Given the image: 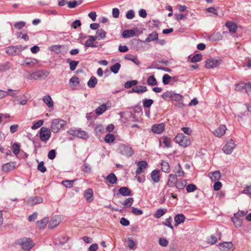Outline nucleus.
Masks as SVG:
<instances>
[{
	"instance_id": "69168bd1",
	"label": "nucleus",
	"mask_w": 251,
	"mask_h": 251,
	"mask_svg": "<svg viewBox=\"0 0 251 251\" xmlns=\"http://www.w3.org/2000/svg\"><path fill=\"white\" fill-rule=\"evenodd\" d=\"M80 129H70L68 131V133L70 135H71L73 136H75L77 137L78 132Z\"/></svg>"
},
{
	"instance_id": "3c124183",
	"label": "nucleus",
	"mask_w": 251,
	"mask_h": 251,
	"mask_svg": "<svg viewBox=\"0 0 251 251\" xmlns=\"http://www.w3.org/2000/svg\"><path fill=\"white\" fill-rule=\"evenodd\" d=\"M61 48L60 45H52L50 47V50L58 54L60 52Z\"/></svg>"
},
{
	"instance_id": "c9c22d12",
	"label": "nucleus",
	"mask_w": 251,
	"mask_h": 251,
	"mask_svg": "<svg viewBox=\"0 0 251 251\" xmlns=\"http://www.w3.org/2000/svg\"><path fill=\"white\" fill-rule=\"evenodd\" d=\"M138 81L136 80H131L129 81H127L125 82L124 84V87L126 89H128L131 88L133 86H135L138 84Z\"/></svg>"
},
{
	"instance_id": "7c9ffc66",
	"label": "nucleus",
	"mask_w": 251,
	"mask_h": 251,
	"mask_svg": "<svg viewBox=\"0 0 251 251\" xmlns=\"http://www.w3.org/2000/svg\"><path fill=\"white\" fill-rule=\"evenodd\" d=\"M232 221L236 227H240L242 224V220L238 217V216L234 214V217L232 218Z\"/></svg>"
},
{
	"instance_id": "6ab92c4d",
	"label": "nucleus",
	"mask_w": 251,
	"mask_h": 251,
	"mask_svg": "<svg viewBox=\"0 0 251 251\" xmlns=\"http://www.w3.org/2000/svg\"><path fill=\"white\" fill-rule=\"evenodd\" d=\"M177 176L175 174H170L169 176V179L167 182V186L170 187H172L174 186L175 184L176 185V183L177 181Z\"/></svg>"
},
{
	"instance_id": "2eb2a0df",
	"label": "nucleus",
	"mask_w": 251,
	"mask_h": 251,
	"mask_svg": "<svg viewBox=\"0 0 251 251\" xmlns=\"http://www.w3.org/2000/svg\"><path fill=\"white\" fill-rule=\"evenodd\" d=\"M161 25L160 22L158 20H152L150 21L148 23V26L150 28L151 30H159L160 26Z\"/></svg>"
},
{
	"instance_id": "6e6d98bb",
	"label": "nucleus",
	"mask_w": 251,
	"mask_h": 251,
	"mask_svg": "<svg viewBox=\"0 0 251 251\" xmlns=\"http://www.w3.org/2000/svg\"><path fill=\"white\" fill-rule=\"evenodd\" d=\"M133 201L134 199L133 198H128L124 201V202L123 203V204L125 206L130 207L131 205L133 204Z\"/></svg>"
},
{
	"instance_id": "13d9d810",
	"label": "nucleus",
	"mask_w": 251,
	"mask_h": 251,
	"mask_svg": "<svg viewBox=\"0 0 251 251\" xmlns=\"http://www.w3.org/2000/svg\"><path fill=\"white\" fill-rule=\"evenodd\" d=\"M12 152L15 155H17L20 152V146L17 143H14L12 147Z\"/></svg>"
},
{
	"instance_id": "c85d7f7f",
	"label": "nucleus",
	"mask_w": 251,
	"mask_h": 251,
	"mask_svg": "<svg viewBox=\"0 0 251 251\" xmlns=\"http://www.w3.org/2000/svg\"><path fill=\"white\" fill-rule=\"evenodd\" d=\"M107 109V107L106 104L103 103L99 106L95 110L96 113L98 115H100L104 112Z\"/></svg>"
},
{
	"instance_id": "a18cd8bd",
	"label": "nucleus",
	"mask_w": 251,
	"mask_h": 251,
	"mask_svg": "<svg viewBox=\"0 0 251 251\" xmlns=\"http://www.w3.org/2000/svg\"><path fill=\"white\" fill-rule=\"evenodd\" d=\"M81 171L85 173L89 174L91 172V167L89 164L84 163L81 167Z\"/></svg>"
},
{
	"instance_id": "ea45409f",
	"label": "nucleus",
	"mask_w": 251,
	"mask_h": 251,
	"mask_svg": "<svg viewBox=\"0 0 251 251\" xmlns=\"http://www.w3.org/2000/svg\"><path fill=\"white\" fill-rule=\"evenodd\" d=\"M121 64L119 63H116L110 67V71L115 74L118 73L120 68Z\"/></svg>"
},
{
	"instance_id": "aec40b11",
	"label": "nucleus",
	"mask_w": 251,
	"mask_h": 251,
	"mask_svg": "<svg viewBox=\"0 0 251 251\" xmlns=\"http://www.w3.org/2000/svg\"><path fill=\"white\" fill-rule=\"evenodd\" d=\"M220 249L224 251H229L233 247L231 242H224L219 244Z\"/></svg>"
},
{
	"instance_id": "8fccbe9b",
	"label": "nucleus",
	"mask_w": 251,
	"mask_h": 251,
	"mask_svg": "<svg viewBox=\"0 0 251 251\" xmlns=\"http://www.w3.org/2000/svg\"><path fill=\"white\" fill-rule=\"evenodd\" d=\"M77 137L83 139H86L89 138V135L84 130L80 129Z\"/></svg>"
},
{
	"instance_id": "49530a36",
	"label": "nucleus",
	"mask_w": 251,
	"mask_h": 251,
	"mask_svg": "<svg viewBox=\"0 0 251 251\" xmlns=\"http://www.w3.org/2000/svg\"><path fill=\"white\" fill-rule=\"evenodd\" d=\"M162 171L164 172H168L170 169L169 163L166 161H162L161 164Z\"/></svg>"
},
{
	"instance_id": "6e6552de",
	"label": "nucleus",
	"mask_w": 251,
	"mask_h": 251,
	"mask_svg": "<svg viewBox=\"0 0 251 251\" xmlns=\"http://www.w3.org/2000/svg\"><path fill=\"white\" fill-rule=\"evenodd\" d=\"M236 144L234 143L232 139L227 141L226 144L223 147L224 152L227 154H230L232 153L233 149L235 148Z\"/></svg>"
},
{
	"instance_id": "20e7f679",
	"label": "nucleus",
	"mask_w": 251,
	"mask_h": 251,
	"mask_svg": "<svg viewBox=\"0 0 251 251\" xmlns=\"http://www.w3.org/2000/svg\"><path fill=\"white\" fill-rule=\"evenodd\" d=\"M39 136L41 141L46 143L51 136V130L50 129L43 126L39 131Z\"/></svg>"
},
{
	"instance_id": "9b49d317",
	"label": "nucleus",
	"mask_w": 251,
	"mask_h": 251,
	"mask_svg": "<svg viewBox=\"0 0 251 251\" xmlns=\"http://www.w3.org/2000/svg\"><path fill=\"white\" fill-rule=\"evenodd\" d=\"M225 25L227 28H228L229 31H236L237 30L241 31L244 29L242 26L238 25L235 23L232 22H226Z\"/></svg>"
},
{
	"instance_id": "5fc2aeb1",
	"label": "nucleus",
	"mask_w": 251,
	"mask_h": 251,
	"mask_svg": "<svg viewBox=\"0 0 251 251\" xmlns=\"http://www.w3.org/2000/svg\"><path fill=\"white\" fill-rule=\"evenodd\" d=\"M43 123L44 120H40L33 124V125L31 126V129L33 130L36 129L40 127L43 125Z\"/></svg>"
},
{
	"instance_id": "c756f323",
	"label": "nucleus",
	"mask_w": 251,
	"mask_h": 251,
	"mask_svg": "<svg viewBox=\"0 0 251 251\" xmlns=\"http://www.w3.org/2000/svg\"><path fill=\"white\" fill-rule=\"evenodd\" d=\"M106 179L111 184H115L117 183V178L115 175L111 173L106 177Z\"/></svg>"
},
{
	"instance_id": "a878e982",
	"label": "nucleus",
	"mask_w": 251,
	"mask_h": 251,
	"mask_svg": "<svg viewBox=\"0 0 251 251\" xmlns=\"http://www.w3.org/2000/svg\"><path fill=\"white\" fill-rule=\"evenodd\" d=\"M37 63V60L33 58H26L23 62V65L33 66Z\"/></svg>"
},
{
	"instance_id": "4468645a",
	"label": "nucleus",
	"mask_w": 251,
	"mask_h": 251,
	"mask_svg": "<svg viewBox=\"0 0 251 251\" xmlns=\"http://www.w3.org/2000/svg\"><path fill=\"white\" fill-rule=\"evenodd\" d=\"M165 128V125L163 123L159 124H155L152 126L151 130L152 132L156 134H160L162 133Z\"/></svg>"
},
{
	"instance_id": "37998d69",
	"label": "nucleus",
	"mask_w": 251,
	"mask_h": 251,
	"mask_svg": "<svg viewBox=\"0 0 251 251\" xmlns=\"http://www.w3.org/2000/svg\"><path fill=\"white\" fill-rule=\"evenodd\" d=\"M202 55L201 53H198L194 55L191 58V61L193 63L200 62L202 60Z\"/></svg>"
},
{
	"instance_id": "e2e57ef3",
	"label": "nucleus",
	"mask_w": 251,
	"mask_h": 251,
	"mask_svg": "<svg viewBox=\"0 0 251 251\" xmlns=\"http://www.w3.org/2000/svg\"><path fill=\"white\" fill-rule=\"evenodd\" d=\"M125 58L126 59L130 60L132 62L137 64L136 61L137 60V58L136 56H135L133 55H131L130 54H127L125 56Z\"/></svg>"
},
{
	"instance_id": "b1692460",
	"label": "nucleus",
	"mask_w": 251,
	"mask_h": 251,
	"mask_svg": "<svg viewBox=\"0 0 251 251\" xmlns=\"http://www.w3.org/2000/svg\"><path fill=\"white\" fill-rule=\"evenodd\" d=\"M185 217L182 214H177L174 218V220L176 223L175 226H177L179 224L183 223L185 220Z\"/></svg>"
},
{
	"instance_id": "f704fd0d",
	"label": "nucleus",
	"mask_w": 251,
	"mask_h": 251,
	"mask_svg": "<svg viewBox=\"0 0 251 251\" xmlns=\"http://www.w3.org/2000/svg\"><path fill=\"white\" fill-rule=\"evenodd\" d=\"M49 222L48 218H45L40 221H37V223L40 229H44Z\"/></svg>"
},
{
	"instance_id": "0e129e2a",
	"label": "nucleus",
	"mask_w": 251,
	"mask_h": 251,
	"mask_svg": "<svg viewBox=\"0 0 251 251\" xmlns=\"http://www.w3.org/2000/svg\"><path fill=\"white\" fill-rule=\"evenodd\" d=\"M171 78V76L168 74H165L162 77V82L164 85L168 84Z\"/></svg>"
},
{
	"instance_id": "864d4df0",
	"label": "nucleus",
	"mask_w": 251,
	"mask_h": 251,
	"mask_svg": "<svg viewBox=\"0 0 251 251\" xmlns=\"http://www.w3.org/2000/svg\"><path fill=\"white\" fill-rule=\"evenodd\" d=\"M172 221V218L171 216H170L169 218H168L166 219L165 222H163L162 223V224L169 227L170 228H171L172 230H173L174 227L171 224Z\"/></svg>"
},
{
	"instance_id": "f8f14e48",
	"label": "nucleus",
	"mask_w": 251,
	"mask_h": 251,
	"mask_svg": "<svg viewBox=\"0 0 251 251\" xmlns=\"http://www.w3.org/2000/svg\"><path fill=\"white\" fill-rule=\"evenodd\" d=\"M226 129V126L221 125L213 131V133L215 136L221 137L225 134Z\"/></svg>"
},
{
	"instance_id": "a211bd4d",
	"label": "nucleus",
	"mask_w": 251,
	"mask_h": 251,
	"mask_svg": "<svg viewBox=\"0 0 251 251\" xmlns=\"http://www.w3.org/2000/svg\"><path fill=\"white\" fill-rule=\"evenodd\" d=\"M42 198L38 196L30 197L28 199V204L33 205L36 204L40 203L43 202Z\"/></svg>"
},
{
	"instance_id": "bf43d9fd",
	"label": "nucleus",
	"mask_w": 251,
	"mask_h": 251,
	"mask_svg": "<svg viewBox=\"0 0 251 251\" xmlns=\"http://www.w3.org/2000/svg\"><path fill=\"white\" fill-rule=\"evenodd\" d=\"M131 213L135 215L139 216L142 215L143 213V212L141 209L134 207H132Z\"/></svg>"
},
{
	"instance_id": "72a5a7b5",
	"label": "nucleus",
	"mask_w": 251,
	"mask_h": 251,
	"mask_svg": "<svg viewBox=\"0 0 251 251\" xmlns=\"http://www.w3.org/2000/svg\"><path fill=\"white\" fill-rule=\"evenodd\" d=\"M246 83L240 82L235 85V90L237 91L245 92Z\"/></svg>"
},
{
	"instance_id": "4c0bfd02",
	"label": "nucleus",
	"mask_w": 251,
	"mask_h": 251,
	"mask_svg": "<svg viewBox=\"0 0 251 251\" xmlns=\"http://www.w3.org/2000/svg\"><path fill=\"white\" fill-rule=\"evenodd\" d=\"M153 103V100L152 99H145L143 100V106L144 108H150Z\"/></svg>"
},
{
	"instance_id": "473e14b6",
	"label": "nucleus",
	"mask_w": 251,
	"mask_h": 251,
	"mask_svg": "<svg viewBox=\"0 0 251 251\" xmlns=\"http://www.w3.org/2000/svg\"><path fill=\"white\" fill-rule=\"evenodd\" d=\"M147 82L149 85L151 86H153L157 84V81L154 75L150 76L147 79Z\"/></svg>"
},
{
	"instance_id": "9d476101",
	"label": "nucleus",
	"mask_w": 251,
	"mask_h": 251,
	"mask_svg": "<svg viewBox=\"0 0 251 251\" xmlns=\"http://www.w3.org/2000/svg\"><path fill=\"white\" fill-rule=\"evenodd\" d=\"M204 37L207 38L209 41H217L221 40L223 36L221 32H213L211 34L205 32Z\"/></svg>"
},
{
	"instance_id": "1a4fd4ad",
	"label": "nucleus",
	"mask_w": 251,
	"mask_h": 251,
	"mask_svg": "<svg viewBox=\"0 0 251 251\" xmlns=\"http://www.w3.org/2000/svg\"><path fill=\"white\" fill-rule=\"evenodd\" d=\"M120 151L122 154L127 157L132 156L134 153V151L131 147L125 145H122L120 146Z\"/></svg>"
},
{
	"instance_id": "a19ab883",
	"label": "nucleus",
	"mask_w": 251,
	"mask_h": 251,
	"mask_svg": "<svg viewBox=\"0 0 251 251\" xmlns=\"http://www.w3.org/2000/svg\"><path fill=\"white\" fill-rule=\"evenodd\" d=\"M158 39V34L157 32H151L148 37L146 38V41L150 42L151 41H154Z\"/></svg>"
},
{
	"instance_id": "dca6fc26",
	"label": "nucleus",
	"mask_w": 251,
	"mask_h": 251,
	"mask_svg": "<svg viewBox=\"0 0 251 251\" xmlns=\"http://www.w3.org/2000/svg\"><path fill=\"white\" fill-rule=\"evenodd\" d=\"M148 91L147 87L145 86H137L128 91L129 93H136L137 94H142Z\"/></svg>"
},
{
	"instance_id": "39448f33",
	"label": "nucleus",
	"mask_w": 251,
	"mask_h": 251,
	"mask_svg": "<svg viewBox=\"0 0 251 251\" xmlns=\"http://www.w3.org/2000/svg\"><path fill=\"white\" fill-rule=\"evenodd\" d=\"M65 125V122L61 119H56L52 121L51 131L54 133L58 132Z\"/></svg>"
},
{
	"instance_id": "052dcab7",
	"label": "nucleus",
	"mask_w": 251,
	"mask_h": 251,
	"mask_svg": "<svg viewBox=\"0 0 251 251\" xmlns=\"http://www.w3.org/2000/svg\"><path fill=\"white\" fill-rule=\"evenodd\" d=\"M137 32H122V37L125 38H128L134 37L137 35Z\"/></svg>"
},
{
	"instance_id": "423d86ee",
	"label": "nucleus",
	"mask_w": 251,
	"mask_h": 251,
	"mask_svg": "<svg viewBox=\"0 0 251 251\" xmlns=\"http://www.w3.org/2000/svg\"><path fill=\"white\" fill-rule=\"evenodd\" d=\"M174 140L179 146L183 148H186L188 145V138L183 133H178L175 137Z\"/></svg>"
},
{
	"instance_id": "f257e3e1",
	"label": "nucleus",
	"mask_w": 251,
	"mask_h": 251,
	"mask_svg": "<svg viewBox=\"0 0 251 251\" xmlns=\"http://www.w3.org/2000/svg\"><path fill=\"white\" fill-rule=\"evenodd\" d=\"M50 72L45 70L37 71L30 74L28 79H44L49 75Z\"/></svg>"
},
{
	"instance_id": "cd10ccee",
	"label": "nucleus",
	"mask_w": 251,
	"mask_h": 251,
	"mask_svg": "<svg viewBox=\"0 0 251 251\" xmlns=\"http://www.w3.org/2000/svg\"><path fill=\"white\" fill-rule=\"evenodd\" d=\"M43 100L49 107H52L53 105V102L49 95H46L43 98Z\"/></svg>"
},
{
	"instance_id": "4d7b16f0",
	"label": "nucleus",
	"mask_w": 251,
	"mask_h": 251,
	"mask_svg": "<svg viewBox=\"0 0 251 251\" xmlns=\"http://www.w3.org/2000/svg\"><path fill=\"white\" fill-rule=\"evenodd\" d=\"M79 62L78 61L73 60L70 61L69 62L70 69L73 71H74L77 65L78 64Z\"/></svg>"
},
{
	"instance_id": "58836bf2",
	"label": "nucleus",
	"mask_w": 251,
	"mask_h": 251,
	"mask_svg": "<svg viewBox=\"0 0 251 251\" xmlns=\"http://www.w3.org/2000/svg\"><path fill=\"white\" fill-rule=\"evenodd\" d=\"M173 91H167L164 93H163L161 97L162 98L165 100H172V96L173 94Z\"/></svg>"
},
{
	"instance_id": "2f4dec72",
	"label": "nucleus",
	"mask_w": 251,
	"mask_h": 251,
	"mask_svg": "<svg viewBox=\"0 0 251 251\" xmlns=\"http://www.w3.org/2000/svg\"><path fill=\"white\" fill-rule=\"evenodd\" d=\"M98 80L95 76H92L90 77L87 82V85L89 88H94L97 84Z\"/></svg>"
},
{
	"instance_id": "c03bdc74",
	"label": "nucleus",
	"mask_w": 251,
	"mask_h": 251,
	"mask_svg": "<svg viewBox=\"0 0 251 251\" xmlns=\"http://www.w3.org/2000/svg\"><path fill=\"white\" fill-rule=\"evenodd\" d=\"M115 140L114 136L110 133L106 134L104 137V141L107 143H111Z\"/></svg>"
},
{
	"instance_id": "f03ea898",
	"label": "nucleus",
	"mask_w": 251,
	"mask_h": 251,
	"mask_svg": "<svg viewBox=\"0 0 251 251\" xmlns=\"http://www.w3.org/2000/svg\"><path fill=\"white\" fill-rule=\"evenodd\" d=\"M27 46H11L7 47L6 52L10 56H16L20 54V52L26 49Z\"/></svg>"
},
{
	"instance_id": "774afa93",
	"label": "nucleus",
	"mask_w": 251,
	"mask_h": 251,
	"mask_svg": "<svg viewBox=\"0 0 251 251\" xmlns=\"http://www.w3.org/2000/svg\"><path fill=\"white\" fill-rule=\"evenodd\" d=\"M245 93H247L248 95L251 94V83L248 82L246 83V87H245Z\"/></svg>"
},
{
	"instance_id": "de8ad7c7",
	"label": "nucleus",
	"mask_w": 251,
	"mask_h": 251,
	"mask_svg": "<svg viewBox=\"0 0 251 251\" xmlns=\"http://www.w3.org/2000/svg\"><path fill=\"white\" fill-rule=\"evenodd\" d=\"M175 172L176 173L177 176H181L184 175V172L181 170V168L179 164L176 165L175 167Z\"/></svg>"
},
{
	"instance_id": "79ce46f5",
	"label": "nucleus",
	"mask_w": 251,
	"mask_h": 251,
	"mask_svg": "<svg viewBox=\"0 0 251 251\" xmlns=\"http://www.w3.org/2000/svg\"><path fill=\"white\" fill-rule=\"evenodd\" d=\"M75 180H65L62 181L61 183L66 188H71L73 186Z\"/></svg>"
},
{
	"instance_id": "412c9836",
	"label": "nucleus",
	"mask_w": 251,
	"mask_h": 251,
	"mask_svg": "<svg viewBox=\"0 0 251 251\" xmlns=\"http://www.w3.org/2000/svg\"><path fill=\"white\" fill-rule=\"evenodd\" d=\"M159 171L158 170H153L151 174V177L154 183H158L160 181Z\"/></svg>"
},
{
	"instance_id": "e433bc0d",
	"label": "nucleus",
	"mask_w": 251,
	"mask_h": 251,
	"mask_svg": "<svg viewBox=\"0 0 251 251\" xmlns=\"http://www.w3.org/2000/svg\"><path fill=\"white\" fill-rule=\"evenodd\" d=\"M167 210L166 209H158L154 214V217L155 218L158 219L165 214Z\"/></svg>"
},
{
	"instance_id": "09e8293b",
	"label": "nucleus",
	"mask_w": 251,
	"mask_h": 251,
	"mask_svg": "<svg viewBox=\"0 0 251 251\" xmlns=\"http://www.w3.org/2000/svg\"><path fill=\"white\" fill-rule=\"evenodd\" d=\"M207 243L210 245H213L217 242L218 239L217 237L214 235H212L207 239Z\"/></svg>"
},
{
	"instance_id": "4be33fe9",
	"label": "nucleus",
	"mask_w": 251,
	"mask_h": 251,
	"mask_svg": "<svg viewBox=\"0 0 251 251\" xmlns=\"http://www.w3.org/2000/svg\"><path fill=\"white\" fill-rule=\"evenodd\" d=\"M209 176L212 181H218L221 177V173L219 171H215L209 174Z\"/></svg>"
},
{
	"instance_id": "ddd939ff",
	"label": "nucleus",
	"mask_w": 251,
	"mask_h": 251,
	"mask_svg": "<svg viewBox=\"0 0 251 251\" xmlns=\"http://www.w3.org/2000/svg\"><path fill=\"white\" fill-rule=\"evenodd\" d=\"M61 222V218L59 216H54L52 217L49 223V227L52 229L56 227Z\"/></svg>"
},
{
	"instance_id": "7ed1b4c3",
	"label": "nucleus",
	"mask_w": 251,
	"mask_h": 251,
	"mask_svg": "<svg viewBox=\"0 0 251 251\" xmlns=\"http://www.w3.org/2000/svg\"><path fill=\"white\" fill-rule=\"evenodd\" d=\"M18 243L24 250L27 251H29L34 246L32 240L27 237L19 239L18 240Z\"/></svg>"
},
{
	"instance_id": "f3484780",
	"label": "nucleus",
	"mask_w": 251,
	"mask_h": 251,
	"mask_svg": "<svg viewBox=\"0 0 251 251\" xmlns=\"http://www.w3.org/2000/svg\"><path fill=\"white\" fill-rule=\"evenodd\" d=\"M187 179H179L177 180L176 186L178 189H183L185 187L187 192H188V185H187Z\"/></svg>"
},
{
	"instance_id": "603ef678",
	"label": "nucleus",
	"mask_w": 251,
	"mask_h": 251,
	"mask_svg": "<svg viewBox=\"0 0 251 251\" xmlns=\"http://www.w3.org/2000/svg\"><path fill=\"white\" fill-rule=\"evenodd\" d=\"M79 83V80L78 77L76 76H73L70 79V83L71 85L76 86Z\"/></svg>"
},
{
	"instance_id": "0eeeda50",
	"label": "nucleus",
	"mask_w": 251,
	"mask_h": 251,
	"mask_svg": "<svg viewBox=\"0 0 251 251\" xmlns=\"http://www.w3.org/2000/svg\"><path fill=\"white\" fill-rule=\"evenodd\" d=\"M221 60L219 59L210 57L205 61V67L207 69H212L217 67L221 64Z\"/></svg>"
},
{
	"instance_id": "680f3d73",
	"label": "nucleus",
	"mask_w": 251,
	"mask_h": 251,
	"mask_svg": "<svg viewBox=\"0 0 251 251\" xmlns=\"http://www.w3.org/2000/svg\"><path fill=\"white\" fill-rule=\"evenodd\" d=\"M44 161L40 162L37 166L38 170L41 173H45L47 171L46 167L44 165Z\"/></svg>"
},
{
	"instance_id": "338daca9",
	"label": "nucleus",
	"mask_w": 251,
	"mask_h": 251,
	"mask_svg": "<svg viewBox=\"0 0 251 251\" xmlns=\"http://www.w3.org/2000/svg\"><path fill=\"white\" fill-rule=\"evenodd\" d=\"M81 23L79 20H75L71 24L72 27L73 28H74L75 29H76L78 27H80L81 26Z\"/></svg>"
},
{
	"instance_id": "393cba45",
	"label": "nucleus",
	"mask_w": 251,
	"mask_h": 251,
	"mask_svg": "<svg viewBox=\"0 0 251 251\" xmlns=\"http://www.w3.org/2000/svg\"><path fill=\"white\" fill-rule=\"evenodd\" d=\"M119 193L123 196H128L131 195V190L127 187H122L119 190Z\"/></svg>"
},
{
	"instance_id": "5701e85b",
	"label": "nucleus",
	"mask_w": 251,
	"mask_h": 251,
	"mask_svg": "<svg viewBox=\"0 0 251 251\" xmlns=\"http://www.w3.org/2000/svg\"><path fill=\"white\" fill-rule=\"evenodd\" d=\"M93 192L92 189H87L84 191V196L88 202H91L93 200Z\"/></svg>"
},
{
	"instance_id": "bb28decb",
	"label": "nucleus",
	"mask_w": 251,
	"mask_h": 251,
	"mask_svg": "<svg viewBox=\"0 0 251 251\" xmlns=\"http://www.w3.org/2000/svg\"><path fill=\"white\" fill-rule=\"evenodd\" d=\"M2 170L4 172H9L12 171L15 168L14 162H9L4 164L2 167Z\"/></svg>"
}]
</instances>
